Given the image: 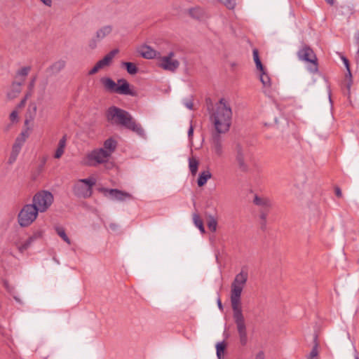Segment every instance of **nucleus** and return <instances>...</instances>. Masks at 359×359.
<instances>
[{
  "label": "nucleus",
  "instance_id": "nucleus-1",
  "mask_svg": "<svg viewBox=\"0 0 359 359\" xmlns=\"http://www.w3.org/2000/svg\"><path fill=\"white\" fill-rule=\"evenodd\" d=\"M248 278V271L242 269L241 272L235 276L231 285L230 299L233 310V316L239 335L240 343L242 346L246 345L248 342V335L245 319L242 313L241 297Z\"/></svg>",
  "mask_w": 359,
  "mask_h": 359
},
{
  "label": "nucleus",
  "instance_id": "nucleus-2",
  "mask_svg": "<svg viewBox=\"0 0 359 359\" xmlns=\"http://www.w3.org/2000/svg\"><path fill=\"white\" fill-rule=\"evenodd\" d=\"M232 111L226 101L221 99L215 105L210 116V121L214 127L212 134H223L229 131L231 124Z\"/></svg>",
  "mask_w": 359,
  "mask_h": 359
},
{
  "label": "nucleus",
  "instance_id": "nucleus-3",
  "mask_svg": "<svg viewBox=\"0 0 359 359\" xmlns=\"http://www.w3.org/2000/svg\"><path fill=\"white\" fill-rule=\"evenodd\" d=\"M117 142L112 137L104 142L103 147L97 148L88 152L82 160V163L88 166H97L108 162L115 151Z\"/></svg>",
  "mask_w": 359,
  "mask_h": 359
},
{
  "label": "nucleus",
  "instance_id": "nucleus-4",
  "mask_svg": "<svg viewBox=\"0 0 359 359\" xmlns=\"http://www.w3.org/2000/svg\"><path fill=\"white\" fill-rule=\"evenodd\" d=\"M107 118L112 123L123 126L140 136L144 135V130L141 125L123 109L114 106L111 107L107 111Z\"/></svg>",
  "mask_w": 359,
  "mask_h": 359
},
{
  "label": "nucleus",
  "instance_id": "nucleus-5",
  "mask_svg": "<svg viewBox=\"0 0 359 359\" xmlns=\"http://www.w3.org/2000/svg\"><path fill=\"white\" fill-rule=\"evenodd\" d=\"M36 109L37 107L35 103H31L28 107L27 116L25 121V126L27 128L20 133L12 146L11 151L8 158V163L10 165H12L16 161L22 146L29 135V130L30 128L29 124L33 121L36 116Z\"/></svg>",
  "mask_w": 359,
  "mask_h": 359
},
{
  "label": "nucleus",
  "instance_id": "nucleus-6",
  "mask_svg": "<svg viewBox=\"0 0 359 359\" xmlns=\"http://www.w3.org/2000/svg\"><path fill=\"white\" fill-rule=\"evenodd\" d=\"M100 82L104 90L111 93L135 96L137 95L134 88L124 79H118L117 83L109 77H102Z\"/></svg>",
  "mask_w": 359,
  "mask_h": 359
},
{
  "label": "nucleus",
  "instance_id": "nucleus-7",
  "mask_svg": "<svg viewBox=\"0 0 359 359\" xmlns=\"http://www.w3.org/2000/svg\"><path fill=\"white\" fill-rule=\"evenodd\" d=\"M95 184L96 179L94 177L78 180L74 183L73 193L79 198H88L93 194V188Z\"/></svg>",
  "mask_w": 359,
  "mask_h": 359
},
{
  "label": "nucleus",
  "instance_id": "nucleus-8",
  "mask_svg": "<svg viewBox=\"0 0 359 359\" xmlns=\"http://www.w3.org/2000/svg\"><path fill=\"white\" fill-rule=\"evenodd\" d=\"M39 212L34 204L25 205L18 215L19 225L22 227L30 226L37 218Z\"/></svg>",
  "mask_w": 359,
  "mask_h": 359
},
{
  "label": "nucleus",
  "instance_id": "nucleus-9",
  "mask_svg": "<svg viewBox=\"0 0 359 359\" xmlns=\"http://www.w3.org/2000/svg\"><path fill=\"white\" fill-rule=\"evenodd\" d=\"M297 56L300 60L306 62L309 64L308 69L311 72H318V59L315 53L309 46L303 45L297 52Z\"/></svg>",
  "mask_w": 359,
  "mask_h": 359
},
{
  "label": "nucleus",
  "instance_id": "nucleus-10",
  "mask_svg": "<svg viewBox=\"0 0 359 359\" xmlns=\"http://www.w3.org/2000/svg\"><path fill=\"white\" fill-rule=\"evenodd\" d=\"M53 195L47 191L36 194L33 198V204L40 212H46L53 203Z\"/></svg>",
  "mask_w": 359,
  "mask_h": 359
},
{
  "label": "nucleus",
  "instance_id": "nucleus-11",
  "mask_svg": "<svg viewBox=\"0 0 359 359\" xmlns=\"http://www.w3.org/2000/svg\"><path fill=\"white\" fill-rule=\"evenodd\" d=\"M157 65L165 70L175 72L179 67L180 62L174 59V53L171 52L166 56L159 55Z\"/></svg>",
  "mask_w": 359,
  "mask_h": 359
},
{
  "label": "nucleus",
  "instance_id": "nucleus-12",
  "mask_svg": "<svg viewBox=\"0 0 359 359\" xmlns=\"http://www.w3.org/2000/svg\"><path fill=\"white\" fill-rule=\"evenodd\" d=\"M210 151L212 156L215 158H219L223 156L224 154V149L222 140L219 135H212Z\"/></svg>",
  "mask_w": 359,
  "mask_h": 359
},
{
  "label": "nucleus",
  "instance_id": "nucleus-13",
  "mask_svg": "<svg viewBox=\"0 0 359 359\" xmlns=\"http://www.w3.org/2000/svg\"><path fill=\"white\" fill-rule=\"evenodd\" d=\"M118 53V49H114L107 53L102 60H99L94 67L89 71V74H95L100 70L109 67L115 55Z\"/></svg>",
  "mask_w": 359,
  "mask_h": 359
},
{
  "label": "nucleus",
  "instance_id": "nucleus-14",
  "mask_svg": "<svg viewBox=\"0 0 359 359\" xmlns=\"http://www.w3.org/2000/svg\"><path fill=\"white\" fill-rule=\"evenodd\" d=\"M112 30L113 27L111 25H104L98 29L95 37L89 41L88 47L92 50L95 49L97 46V43L109 36L112 32Z\"/></svg>",
  "mask_w": 359,
  "mask_h": 359
},
{
  "label": "nucleus",
  "instance_id": "nucleus-15",
  "mask_svg": "<svg viewBox=\"0 0 359 359\" xmlns=\"http://www.w3.org/2000/svg\"><path fill=\"white\" fill-rule=\"evenodd\" d=\"M254 203L260 208L259 217L263 222H266L269 212L271 207V203L267 198L256 196L254 198Z\"/></svg>",
  "mask_w": 359,
  "mask_h": 359
},
{
  "label": "nucleus",
  "instance_id": "nucleus-16",
  "mask_svg": "<svg viewBox=\"0 0 359 359\" xmlns=\"http://www.w3.org/2000/svg\"><path fill=\"white\" fill-rule=\"evenodd\" d=\"M102 191L104 193H108L112 199L117 200L119 201H123L127 199L130 200L134 198L132 194L116 189H103Z\"/></svg>",
  "mask_w": 359,
  "mask_h": 359
},
{
  "label": "nucleus",
  "instance_id": "nucleus-17",
  "mask_svg": "<svg viewBox=\"0 0 359 359\" xmlns=\"http://www.w3.org/2000/svg\"><path fill=\"white\" fill-rule=\"evenodd\" d=\"M141 55L146 59H153L159 57L160 53L149 46H142L140 50Z\"/></svg>",
  "mask_w": 359,
  "mask_h": 359
},
{
  "label": "nucleus",
  "instance_id": "nucleus-18",
  "mask_svg": "<svg viewBox=\"0 0 359 359\" xmlns=\"http://www.w3.org/2000/svg\"><path fill=\"white\" fill-rule=\"evenodd\" d=\"M67 146V136L64 135L57 144V149L54 154V158L56 159L60 158L65 153Z\"/></svg>",
  "mask_w": 359,
  "mask_h": 359
},
{
  "label": "nucleus",
  "instance_id": "nucleus-19",
  "mask_svg": "<svg viewBox=\"0 0 359 359\" xmlns=\"http://www.w3.org/2000/svg\"><path fill=\"white\" fill-rule=\"evenodd\" d=\"M236 161L241 171L245 172L248 171V165L245 161L244 154L241 149L237 151Z\"/></svg>",
  "mask_w": 359,
  "mask_h": 359
},
{
  "label": "nucleus",
  "instance_id": "nucleus-20",
  "mask_svg": "<svg viewBox=\"0 0 359 359\" xmlns=\"http://www.w3.org/2000/svg\"><path fill=\"white\" fill-rule=\"evenodd\" d=\"M22 85V83L15 80L11 86V88L8 93V97L10 99L15 98L21 92Z\"/></svg>",
  "mask_w": 359,
  "mask_h": 359
},
{
  "label": "nucleus",
  "instance_id": "nucleus-21",
  "mask_svg": "<svg viewBox=\"0 0 359 359\" xmlns=\"http://www.w3.org/2000/svg\"><path fill=\"white\" fill-rule=\"evenodd\" d=\"M66 65V62L63 60H59L55 62L49 68L53 74H56L62 70Z\"/></svg>",
  "mask_w": 359,
  "mask_h": 359
},
{
  "label": "nucleus",
  "instance_id": "nucleus-22",
  "mask_svg": "<svg viewBox=\"0 0 359 359\" xmlns=\"http://www.w3.org/2000/svg\"><path fill=\"white\" fill-rule=\"evenodd\" d=\"M212 177V175L209 170H205L203 171L198 177L197 184L198 187H203L204 186L208 180L210 179Z\"/></svg>",
  "mask_w": 359,
  "mask_h": 359
},
{
  "label": "nucleus",
  "instance_id": "nucleus-23",
  "mask_svg": "<svg viewBox=\"0 0 359 359\" xmlns=\"http://www.w3.org/2000/svg\"><path fill=\"white\" fill-rule=\"evenodd\" d=\"M32 243L33 242L32 241V240L29 238H28L25 241L15 242V245L16 248H18V250L21 253H22L31 246Z\"/></svg>",
  "mask_w": 359,
  "mask_h": 359
},
{
  "label": "nucleus",
  "instance_id": "nucleus-24",
  "mask_svg": "<svg viewBox=\"0 0 359 359\" xmlns=\"http://www.w3.org/2000/svg\"><path fill=\"white\" fill-rule=\"evenodd\" d=\"M189 13L193 18L199 20H202L206 17L205 11L199 7H196L190 9Z\"/></svg>",
  "mask_w": 359,
  "mask_h": 359
},
{
  "label": "nucleus",
  "instance_id": "nucleus-25",
  "mask_svg": "<svg viewBox=\"0 0 359 359\" xmlns=\"http://www.w3.org/2000/svg\"><path fill=\"white\" fill-rule=\"evenodd\" d=\"M192 217H193V222H194L195 226L198 228V229L200 230V231L202 233H204L205 228L203 226V222L201 217H200V215L198 213L195 212L193 214Z\"/></svg>",
  "mask_w": 359,
  "mask_h": 359
},
{
  "label": "nucleus",
  "instance_id": "nucleus-26",
  "mask_svg": "<svg viewBox=\"0 0 359 359\" xmlns=\"http://www.w3.org/2000/svg\"><path fill=\"white\" fill-rule=\"evenodd\" d=\"M29 71H30V68L28 67H25L22 68L21 69H20L18 71V72L17 74V76L15 78V80L23 83L25 82V78H26L27 75L28 74V73L29 72Z\"/></svg>",
  "mask_w": 359,
  "mask_h": 359
},
{
  "label": "nucleus",
  "instance_id": "nucleus-27",
  "mask_svg": "<svg viewBox=\"0 0 359 359\" xmlns=\"http://www.w3.org/2000/svg\"><path fill=\"white\" fill-rule=\"evenodd\" d=\"M260 72V81L262 83L263 86L265 88H269L271 86V79L269 74L266 72V69L264 68V71H259Z\"/></svg>",
  "mask_w": 359,
  "mask_h": 359
},
{
  "label": "nucleus",
  "instance_id": "nucleus-28",
  "mask_svg": "<svg viewBox=\"0 0 359 359\" xmlns=\"http://www.w3.org/2000/svg\"><path fill=\"white\" fill-rule=\"evenodd\" d=\"M314 343H315L314 346H313L311 351L310 352V353L307 356V359H320V358H319V351H318L319 344H318V343L317 341L316 338H315V339H314Z\"/></svg>",
  "mask_w": 359,
  "mask_h": 359
},
{
  "label": "nucleus",
  "instance_id": "nucleus-29",
  "mask_svg": "<svg viewBox=\"0 0 359 359\" xmlns=\"http://www.w3.org/2000/svg\"><path fill=\"white\" fill-rule=\"evenodd\" d=\"M253 60L256 65L257 69L259 71H264L265 67L260 60L258 50L256 48L253 50Z\"/></svg>",
  "mask_w": 359,
  "mask_h": 359
},
{
  "label": "nucleus",
  "instance_id": "nucleus-30",
  "mask_svg": "<svg viewBox=\"0 0 359 359\" xmlns=\"http://www.w3.org/2000/svg\"><path fill=\"white\" fill-rule=\"evenodd\" d=\"M123 67H125L128 73L130 74H135L137 72V67L135 63L129 62H123L121 63Z\"/></svg>",
  "mask_w": 359,
  "mask_h": 359
},
{
  "label": "nucleus",
  "instance_id": "nucleus-31",
  "mask_svg": "<svg viewBox=\"0 0 359 359\" xmlns=\"http://www.w3.org/2000/svg\"><path fill=\"white\" fill-rule=\"evenodd\" d=\"M198 165L199 163L196 158L193 157L189 158V167L190 172L193 175H195L197 173Z\"/></svg>",
  "mask_w": 359,
  "mask_h": 359
},
{
  "label": "nucleus",
  "instance_id": "nucleus-32",
  "mask_svg": "<svg viewBox=\"0 0 359 359\" xmlns=\"http://www.w3.org/2000/svg\"><path fill=\"white\" fill-rule=\"evenodd\" d=\"M55 231L57 233V235L65 241L66 242L67 244L70 245L71 244V241L69 240V238H68V236H67L66 233H65V230L63 227L62 226H56L55 227Z\"/></svg>",
  "mask_w": 359,
  "mask_h": 359
},
{
  "label": "nucleus",
  "instance_id": "nucleus-33",
  "mask_svg": "<svg viewBox=\"0 0 359 359\" xmlns=\"http://www.w3.org/2000/svg\"><path fill=\"white\" fill-rule=\"evenodd\" d=\"M226 344L224 342L218 343L216 346L217 355L219 359H222L224 356Z\"/></svg>",
  "mask_w": 359,
  "mask_h": 359
},
{
  "label": "nucleus",
  "instance_id": "nucleus-34",
  "mask_svg": "<svg viewBox=\"0 0 359 359\" xmlns=\"http://www.w3.org/2000/svg\"><path fill=\"white\" fill-rule=\"evenodd\" d=\"M217 222L213 217H210L208 220V227L212 231L215 232L217 230Z\"/></svg>",
  "mask_w": 359,
  "mask_h": 359
},
{
  "label": "nucleus",
  "instance_id": "nucleus-35",
  "mask_svg": "<svg viewBox=\"0 0 359 359\" xmlns=\"http://www.w3.org/2000/svg\"><path fill=\"white\" fill-rule=\"evenodd\" d=\"M43 234V231L42 230H36L33 232V234L30 236L29 238L32 240V241L34 243L38 239H40L42 238Z\"/></svg>",
  "mask_w": 359,
  "mask_h": 359
},
{
  "label": "nucleus",
  "instance_id": "nucleus-36",
  "mask_svg": "<svg viewBox=\"0 0 359 359\" xmlns=\"http://www.w3.org/2000/svg\"><path fill=\"white\" fill-rule=\"evenodd\" d=\"M222 3L226 8L233 9L236 5L235 0H218Z\"/></svg>",
  "mask_w": 359,
  "mask_h": 359
},
{
  "label": "nucleus",
  "instance_id": "nucleus-37",
  "mask_svg": "<svg viewBox=\"0 0 359 359\" xmlns=\"http://www.w3.org/2000/svg\"><path fill=\"white\" fill-rule=\"evenodd\" d=\"M10 118L12 121H16L18 120V111L17 109L12 111L10 115Z\"/></svg>",
  "mask_w": 359,
  "mask_h": 359
},
{
  "label": "nucleus",
  "instance_id": "nucleus-38",
  "mask_svg": "<svg viewBox=\"0 0 359 359\" xmlns=\"http://www.w3.org/2000/svg\"><path fill=\"white\" fill-rule=\"evenodd\" d=\"M31 96V93H27L25 95V97L21 101L20 104L18 105V108H22L25 106L26 100Z\"/></svg>",
  "mask_w": 359,
  "mask_h": 359
},
{
  "label": "nucleus",
  "instance_id": "nucleus-39",
  "mask_svg": "<svg viewBox=\"0 0 359 359\" xmlns=\"http://www.w3.org/2000/svg\"><path fill=\"white\" fill-rule=\"evenodd\" d=\"M342 60H343L344 65L346 66V69L348 70V72L349 75H351V71H350L348 60L346 57H343Z\"/></svg>",
  "mask_w": 359,
  "mask_h": 359
},
{
  "label": "nucleus",
  "instance_id": "nucleus-40",
  "mask_svg": "<svg viewBox=\"0 0 359 359\" xmlns=\"http://www.w3.org/2000/svg\"><path fill=\"white\" fill-rule=\"evenodd\" d=\"M334 192L337 197H339V198L342 197V192L339 187H335Z\"/></svg>",
  "mask_w": 359,
  "mask_h": 359
},
{
  "label": "nucleus",
  "instance_id": "nucleus-41",
  "mask_svg": "<svg viewBox=\"0 0 359 359\" xmlns=\"http://www.w3.org/2000/svg\"><path fill=\"white\" fill-rule=\"evenodd\" d=\"M39 1L47 6L50 7L52 5V0H39Z\"/></svg>",
  "mask_w": 359,
  "mask_h": 359
},
{
  "label": "nucleus",
  "instance_id": "nucleus-42",
  "mask_svg": "<svg viewBox=\"0 0 359 359\" xmlns=\"http://www.w3.org/2000/svg\"><path fill=\"white\" fill-rule=\"evenodd\" d=\"M255 359H264V354L263 352H259Z\"/></svg>",
  "mask_w": 359,
  "mask_h": 359
},
{
  "label": "nucleus",
  "instance_id": "nucleus-43",
  "mask_svg": "<svg viewBox=\"0 0 359 359\" xmlns=\"http://www.w3.org/2000/svg\"><path fill=\"white\" fill-rule=\"evenodd\" d=\"M186 107L188 109H191L193 108V103L191 102H188L186 103Z\"/></svg>",
  "mask_w": 359,
  "mask_h": 359
},
{
  "label": "nucleus",
  "instance_id": "nucleus-44",
  "mask_svg": "<svg viewBox=\"0 0 359 359\" xmlns=\"http://www.w3.org/2000/svg\"><path fill=\"white\" fill-rule=\"evenodd\" d=\"M193 131H194V129H193L192 126H191L189 130V132H188V135H189V137L192 136Z\"/></svg>",
  "mask_w": 359,
  "mask_h": 359
},
{
  "label": "nucleus",
  "instance_id": "nucleus-45",
  "mask_svg": "<svg viewBox=\"0 0 359 359\" xmlns=\"http://www.w3.org/2000/svg\"><path fill=\"white\" fill-rule=\"evenodd\" d=\"M217 304H218L219 308L222 310V304L220 299H218Z\"/></svg>",
  "mask_w": 359,
  "mask_h": 359
},
{
  "label": "nucleus",
  "instance_id": "nucleus-46",
  "mask_svg": "<svg viewBox=\"0 0 359 359\" xmlns=\"http://www.w3.org/2000/svg\"><path fill=\"white\" fill-rule=\"evenodd\" d=\"M328 4H334V0H325Z\"/></svg>",
  "mask_w": 359,
  "mask_h": 359
},
{
  "label": "nucleus",
  "instance_id": "nucleus-47",
  "mask_svg": "<svg viewBox=\"0 0 359 359\" xmlns=\"http://www.w3.org/2000/svg\"><path fill=\"white\" fill-rule=\"evenodd\" d=\"M33 85H34V83H33V81H32V82L30 83V85H29L30 90H32V88H33Z\"/></svg>",
  "mask_w": 359,
  "mask_h": 359
}]
</instances>
